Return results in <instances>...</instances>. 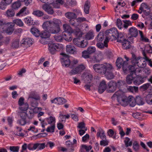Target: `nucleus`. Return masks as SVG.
Here are the masks:
<instances>
[{
	"mask_svg": "<svg viewBox=\"0 0 152 152\" xmlns=\"http://www.w3.org/2000/svg\"><path fill=\"white\" fill-rule=\"evenodd\" d=\"M110 39V37H106L103 42H97L96 44V46L98 48L101 49H103L105 48H107L108 47L107 43L109 42Z\"/></svg>",
	"mask_w": 152,
	"mask_h": 152,
	"instance_id": "nucleus-14",
	"label": "nucleus"
},
{
	"mask_svg": "<svg viewBox=\"0 0 152 152\" xmlns=\"http://www.w3.org/2000/svg\"><path fill=\"white\" fill-rule=\"evenodd\" d=\"M127 89L129 91L133 93H137L138 91V87L135 86H129L128 87Z\"/></svg>",
	"mask_w": 152,
	"mask_h": 152,
	"instance_id": "nucleus-42",
	"label": "nucleus"
},
{
	"mask_svg": "<svg viewBox=\"0 0 152 152\" xmlns=\"http://www.w3.org/2000/svg\"><path fill=\"white\" fill-rule=\"evenodd\" d=\"M61 23V21L56 18L45 22L42 24V27L45 30L40 34L41 37L42 39L48 38L50 37L51 34L59 33L61 31L60 24Z\"/></svg>",
	"mask_w": 152,
	"mask_h": 152,
	"instance_id": "nucleus-1",
	"label": "nucleus"
},
{
	"mask_svg": "<svg viewBox=\"0 0 152 152\" xmlns=\"http://www.w3.org/2000/svg\"><path fill=\"white\" fill-rule=\"evenodd\" d=\"M143 57H138L137 58L133 57L131 59V62L134 64H136L139 67L142 68L145 67L146 65V63L144 61H143Z\"/></svg>",
	"mask_w": 152,
	"mask_h": 152,
	"instance_id": "nucleus-6",
	"label": "nucleus"
},
{
	"mask_svg": "<svg viewBox=\"0 0 152 152\" xmlns=\"http://www.w3.org/2000/svg\"><path fill=\"white\" fill-rule=\"evenodd\" d=\"M65 145L68 149V152H72L74 151L73 145L69 141H66Z\"/></svg>",
	"mask_w": 152,
	"mask_h": 152,
	"instance_id": "nucleus-30",
	"label": "nucleus"
},
{
	"mask_svg": "<svg viewBox=\"0 0 152 152\" xmlns=\"http://www.w3.org/2000/svg\"><path fill=\"white\" fill-rule=\"evenodd\" d=\"M30 31L31 33L35 37H37L39 36V30L36 28L33 27L31 28Z\"/></svg>",
	"mask_w": 152,
	"mask_h": 152,
	"instance_id": "nucleus-36",
	"label": "nucleus"
},
{
	"mask_svg": "<svg viewBox=\"0 0 152 152\" xmlns=\"http://www.w3.org/2000/svg\"><path fill=\"white\" fill-rule=\"evenodd\" d=\"M144 82L143 78L139 76L137 77L135 80L134 81V83L136 85H139Z\"/></svg>",
	"mask_w": 152,
	"mask_h": 152,
	"instance_id": "nucleus-31",
	"label": "nucleus"
},
{
	"mask_svg": "<svg viewBox=\"0 0 152 152\" xmlns=\"http://www.w3.org/2000/svg\"><path fill=\"white\" fill-rule=\"evenodd\" d=\"M90 55L87 50H84L82 52V57L85 58H89Z\"/></svg>",
	"mask_w": 152,
	"mask_h": 152,
	"instance_id": "nucleus-54",
	"label": "nucleus"
},
{
	"mask_svg": "<svg viewBox=\"0 0 152 152\" xmlns=\"http://www.w3.org/2000/svg\"><path fill=\"white\" fill-rule=\"evenodd\" d=\"M77 128L80 129H85V130H87V128L85 126V123L83 122H81L78 123Z\"/></svg>",
	"mask_w": 152,
	"mask_h": 152,
	"instance_id": "nucleus-51",
	"label": "nucleus"
},
{
	"mask_svg": "<svg viewBox=\"0 0 152 152\" xmlns=\"http://www.w3.org/2000/svg\"><path fill=\"white\" fill-rule=\"evenodd\" d=\"M90 7V2L88 1L86 2L84 7V11L86 14L89 13V10Z\"/></svg>",
	"mask_w": 152,
	"mask_h": 152,
	"instance_id": "nucleus-34",
	"label": "nucleus"
},
{
	"mask_svg": "<svg viewBox=\"0 0 152 152\" xmlns=\"http://www.w3.org/2000/svg\"><path fill=\"white\" fill-rule=\"evenodd\" d=\"M135 100L136 103H137L138 105H142L144 104L142 99L140 97H137Z\"/></svg>",
	"mask_w": 152,
	"mask_h": 152,
	"instance_id": "nucleus-58",
	"label": "nucleus"
},
{
	"mask_svg": "<svg viewBox=\"0 0 152 152\" xmlns=\"http://www.w3.org/2000/svg\"><path fill=\"white\" fill-rule=\"evenodd\" d=\"M72 33H74L78 37H81L82 36V32L78 28H76L74 30L72 29Z\"/></svg>",
	"mask_w": 152,
	"mask_h": 152,
	"instance_id": "nucleus-45",
	"label": "nucleus"
},
{
	"mask_svg": "<svg viewBox=\"0 0 152 152\" xmlns=\"http://www.w3.org/2000/svg\"><path fill=\"white\" fill-rule=\"evenodd\" d=\"M116 24L119 29H121L123 28V25L122 24L121 20L119 19H118L117 20Z\"/></svg>",
	"mask_w": 152,
	"mask_h": 152,
	"instance_id": "nucleus-63",
	"label": "nucleus"
},
{
	"mask_svg": "<svg viewBox=\"0 0 152 152\" xmlns=\"http://www.w3.org/2000/svg\"><path fill=\"white\" fill-rule=\"evenodd\" d=\"M70 115L69 114L64 115L60 113L59 117V120L60 122L64 123L65 122L66 119H69L70 118Z\"/></svg>",
	"mask_w": 152,
	"mask_h": 152,
	"instance_id": "nucleus-21",
	"label": "nucleus"
},
{
	"mask_svg": "<svg viewBox=\"0 0 152 152\" xmlns=\"http://www.w3.org/2000/svg\"><path fill=\"white\" fill-rule=\"evenodd\" d=\"M117 41L118 42L121 43L124 42L126 39L123 33H120L117 37Z\"/></svg>",
	"mask_w": 152,
	"mask_h": 152,
	"instance_id": "nucleus-33",
	"label": "nucleus"
},
{
	"mask_svg": "<svg viewBox=\"0 0 152 152\" xmlns=\"http://www.w3.org/2000/svg\"><path fill=\"white\" fill-rule=\"evenodd\" d=\"M93 67L96 72L105 75L107 79H111L114 77L113 73V67L110 64L106 63L103 64H96L94 65Z\"/></svg>",
	"mask_w": 152,
	"mask_h": 152,
	"instance_id": "nucleus-2",
	"label": "nucleus"
},
{
	"mask_svg": "<svg viewBox=\"0 0 152 152\" xmlns=\"http://www.w3.org/2000/svg\"><path fill=\"white\" fill-rule=\"evenodd\" d=\"M128 104L132 107H134L136 104V100L132 96H129L128 97Z\"/></svg>",
	"mask_w": 152,
	"mask_h": 152,
	"instance_id": "nucleus-25",
	"label": "nucleus"
},
{
	"mask_svg": "<svg viewBox=\"0 0 152 152\" xmlns=\"http://www.w3.org/2000/svg\"><path fill=\"white\" fill-rule=\"evenodd\" d=\"M63 28L64 31L63 33H72V29L70 26L67 24H64L63 25Z\"/></svg>",
	"mask_w": 152,
	"mask_h": 152,
	"instance_id": "nucleus-24",
	"label": "nucleus"
},
{
	"mask_svg": "<svg viewBox=\"0 0 152 152\" xmlns=\"http://www.w3.org/2000/svg\"><path fill=\"white\" fill-rule=\"evenodd\" d=\"M107 88V84L105 81L102 80L100 83L98 88V91L99 93L102 94Z\"/></svg>",
	"mask_w": 152,
	"mask_h": 152,
	"instance_id": "nucleus-18",
	"label": "nucleus"
},
{
	"mask_svg": "<svg viewBox=\"0 0 152 152\" xmlns=\"http://www.w3.org/2000/svg\"><path fill=\"white\" fill-rule=\"evenodd\" d=\"M19 40L18 39H14L12 43V47L13 48H17L19 46Z\"/></svg>",
	"mask_w": 152,
	"mask_h": 152,
	"instance_id": "nucleus-39",
	"label": "nucleus"
},
{
	"mask_svg": "<svg viewBox=\"0 0 152 152\" xmlns=\"http://www.w3.org/2000/svg\"><path fill=\"white\" fill-rule=\"evenodd\" d=\"M97 136L98 137H99L102 139H105L106 136L104 131L102 129H99L97 132Z\"/></svg>",
	"mask_w": 152,
	"mask_h": 152,
	"instance_id": "nucleus-29",
	"label": "nucleus"
},
{
	"mask_svg": "<svg viewBox=\"0 0 152 152\" xmlns=\"http://www.w3.org/2000/svg\"><path fill=\"white\" fill-rule=\"evenodd\" d=\"M134 79L132 75H128L126 78V83L129 84H131Z\"/></svg>",
	"mask_w": 152,
	"mask_h": 152,
	"instance_id": "nucleus-41",
	"label": "nucleus"
},
{
	"mask_svg": "<svg viewBox=\"0 0 152 152\" xmlns=\"http://www.w3.org/2000/svg\"><path fill=\"white\" fill-rule=\"evenodd\" d=\"M61 54L63 55L64 57L62 61V65L66 67H68L69 66H70V62L69 58L68 55L64 53H61Z\"/></svg>",
	"mask_w": 152,
	"mask_h": 152,
	"instance_id": "nucleus-11",
	"label": "nucleus"
},
{
	"mask_svg": "<svg viewBox=\"0 0 152 152\" xmlns=\"http://www.w3.org/2000/svg\"><path fill=\"white\" fill-rule=\"evenodd\" d=\"M28 108V104L27 103H25L24 104L19 106V109L20 111H26Z\"/></svg>",
	"mask_w": 152,
	"mask_h": 152,
	"instance_id": "nucleus-38",
	"label": "nucleus"
},
{
	"mask_svg": "<svg viewBox=\"0 0 152 152\" xmlns=\"http://www.w3.org/2000/svg\"><path fill=\"white\" fill-rule=\"evenodd\" d=\"M48 124H52V125L55 124L56 122V119L54 117L50 116L46 118Z\"/></svg>",
	"mask_w": 152,
	"mask_h": 152,
	"instance_id": "nucleus-47",
	"label": "nucleus"
},
{
	"mask_svg": "<svg viewBox=\"0 0 152 152\" xmlns=\"http://www.w3.org/2000/svg\"><path fill=\"white\" fill-rule=\"evenodd\" d=\"M87 50L91 55L95 52L96 48L94 47L90 46L88 47Z\"/></svg>",
	"mask_w": 152,
	"mask_h": 152,
	"instance_id": "nucleus-62",
	"label": "nucleus"
},
{
	"mask_svg": "<svg viewBox=\"0 0 152 152\" xmlns=\"http://www.w3.org/2000/svg\"><path fill=\"white\" fill-rule=\"evenodd\" d=\"M17 123L21 126L25 125L26 123V118H21L18 121Z\"/></svg>",
	"mask_w": 152,
	"mask_h": 152,
	"instance_id": "nucleus-55",
	"label": "nucleus"
},
{
	"mask_svg": "<svg viewBox=\"0 0 152 152\" xmlns=\"http://www.w3.org/2000/svg\"><path fill=\"white\" fill-rule=\"evenodd\" d=\"M142 54L143 56V58L145 60L148 62V65L151 67H152V61L151 59L149 58L146 55L144 51H143Z\"/></svg>",
	"mask_w": 152,
	"mask_h": 152,
	"instance_id": "nucleus-35",
	"label": "nucleus"
},
{
	"mask_svg": "<svg viewBox=\"0 0 152 152\" xmlns=\"http://www.w3.org/2000/svg\"><path fill=\"white\" fill-rule=\"evenodd\" d=\"M143 72L145 75L148 76L151 74V70L149 68L147 67L143 69Z\"/></svg>",
	"mask_w": 152,
	"mask_h": 152,
	"instance_id": "nucleus-64",
	"label": "nucleus"
},
{
	"mask_svg": "<svg viewBox=\"0 0 152 152\" xmlns=\"http://www.w3.org/2000/svg\"><path fill=\"white\" fill-rule=\"evenodd\" d=\"M73 43L77 46L82 48L86 47L87 45V42L84 40H80L79 38L74 39L73 40Z\"/></svg>",
	"mask_w": 152,
	"mask_h": 152,
	"instance_id": "nucleus-10",
	"label": "nucleus"
},
{
	"mask_svg": "<svg viewBox=\"0 0 152 152\" xmlns=\"http://www.w3.org/2000/svg\"><path fill=\"white\" fill-rule=\"evenodd\" d=\"M65 16L66 18L70 19L69 20L70 23L71 24L73 25L74 23L72 22V21L71 20L75 19L77 18L76 15L73 12H68L65 13Z\"/></svg>",
	"mask_w": 152,
	"mask_h": 152,
	"instance_id": "nucleus-19",
	"label": "nucleus"
},
{
	"mask_svg": "<svg viewBox=\"0 0 152 152\" xmlns=\"http://www.w3.org/2000/svg\"><path fill=\"white\" fill-rule=\"evenodd\" d=\"M71 34L68 33H63V39L68 42L71 41L72 38Z\"/></svg>",
	"mask_w": 152,
	"mask_h": 152,
	"instance_id": "nucleus-22",
	"label": "nucleus"
},
{
	"mask_svg": "<svg viewBox=\"0 0 152 152\" xmlns=\"http://www.w3.org/2000/svg\"><path fill=\"white\" fill-rule=\"evenodd\" d=\"M124 142L125 146L126 147L131 146L132 145V141L130 140V139L128 137L125 138Z\"/></svg>",
	"mask_w": 152,
	"mask_h": 152,
	"instance_id": "nucleus-50",
	"label": "nucleus"
},
{
	"mask_svg": "<svg viewBox=\"0 0 152 152\" xmlns=\"http://www.w3.org/2000/svg\"><path fill=\"white\" fill-rule=\"evenodd\" d=\"M123 83V82L122 81H119L117 83L113 81H110L108 84V88L107 90L108 92H114L116 90L117 88L120 87Z\"/></svg>",
	"mask_w": 152,
	"mask_h": 152,
	"instance_id": "nucleus-4",
	"label": "nucleus"
},
{
	"mask_svg": "<svg viewBox=\"0 0 152 152\" xmlns=\"http://www.w3.org/2000/svg\"><path fill=\"white\" fill-rule=\"evenodd\" d=\"M21 4L19 1H16L13 3L12 5V8L13 9H17L20 7Z\"/></svg>",
	"mask_w": 152,
	"mask_h": 152,
	"instance_id": "nucleus-56",
	"label": "nucleus"
},
{
	"mask_svg": "<svg viewBox=\"0 0 152 152\" xmlns=\"http://www.w3.org/2000/svg\"><path fill=\"white\" fill-rule=\"evenodd\" d=\"M127 61L124 62L123 65V70L124 72L126 71L129 72H135V69L134 66L130 65L127 66Z\"/></svg>",
	"mask_w": 152,
	"mask_h": 152,
	"instance_id": "nucleus-13",
	"label": "nucleus"
},
{
	"mask_svg": "<svg viewBox=\"0 0 152 152\" xmlns=\"http://www.w3.org/2000/svg\"><path fill=\"white\" fill-rule=\"evenodd\" d=\"M55 125H52L51 126H48L46 129V131L48 132H54Z\"/></svg>",
	"mask_w": 152,
	"mask_h": 152,
	"instance_id": "nucleus-61",
	"label": "nucleus"
},
{
	"mask_svg": "<svg viewBox=\"0 0 152 152\" xmlns=\"http://www.w3.org/2000/svg\"><path fill=\"white\" fill-rule=\"evenodd\" d=\"M78 63V60L74 58L70 62V68H73L75 67V65Z\"/></svg>",
	"mask_w": 152,
	"mask_h": 152,
	"instance_id": "nucleus-57",
	"label": "nucleus"
},
{
	"mask_svg": "<svg viewBox=\"0 0 152 152\" xmlns=\"http://www.w3.org/2000/svg\"><path fill=\"white\" fill-rule=\"evenodd\" d=\"M94 32L92 30H90L86 33L85 38L88 40H91L94 38Z\"/></svg>",
	"mask_w": 152,
	"mask_h": 152,
	"instance_id": "nucleus-28",
	"label": "nucleus"
},
{
	"mask_svg": "<svg viewBox=\"0 0 152 152\" xmlns=\"http://www.w3.org/2000/svg\"><path fill=\"white\" fill-rule=\"evenodd\" d=\"M18 115L21 118H26L27 115L26 111H20L18 113Z\"/></svg>",
	"mask_w": 152,
	"mask_h": 152,
	"instance_id": "nucleus-53",
	"label": "nucleus"
},
{
	"mask_svg": "<svg viewBox=\"0 0 152 152\" xmlns=\"http://www.w3.org/2000/svg\"><path fill=\"white\" fill-rule=\"evenodd\" d=\"M125 62L123 61V60L121 58H118L116 62V65L118 68H120L122 66H123V65Z\"/></svg>",
	"mask_w": 152,
	"mask_h": 152,
	"instance_id": "nucleus-37",
	"label": "nucleus"
},
{
	"mask_svg": "<svg viewBox=\"0 0 152 152\" xmlns=\"http://www.w3.org/2000/svg\"><path fill=\"white\" fill-rule=\"evenodd\" d=\"M66 50L67 53L70 54H74L76 53V49L75 47L71 44L66 45Z\"/></svg>",
	"mask_w": 152,
	"mask_h": 152,
	"instance_id": "nucleus-15",
	"label": "nucleus"
},
{
	"mask_svg": "<svg viewBox=\"0 0 152 152\" xmlns=\"http://www.w3.org/2000/svg\"><path fill=\"white\" fill-rule=\"evenodd\" d=\"M24 20L25 23L29 26L33 24V20L31 17H27L24 19Z\"/></svg>",
	"mask_w": 152,
	"mask_h": 152,
	"instance_id": "nucleus-32",
	"label": "nucleus"
},
{
	"mask_svg": "<svg viewBox=\"0 0 152 152\" xmlns=\"http://www.w3.org/2000/svg\"><path fill=\"white\" fill-rule=\"evenodd\" d=\"M13 22L14 23L20 27H22L24 25L23 22L20 19H17L13 20Z\"/></svg>",
	"mask_w": 152,
	"mask_h": 152,
	"instance_id": "nucleus-43",
	"label": "nucleus"
},
{
	"mask_svg": "<svg viewBox=\"0 0 152 152\" xmlns=\"http://www.w3.org/2000/svg\"><path fill=\"white\" fill-rule=\"evenodd\" d=\"M131 42L132 43L130 40H129L128 39V40H127L126 39L124 41V42H122V48L124 49H129L130 47V43H131Z\"/></svg>",
	"mask_w": 152,
	"mask_h": 152,
	"instance_id": "nucleus-26",
	"label": "nucleus"
},
{
	"mask_svg": "<svg viewBox=\"0 0 152 152\" xmlns=\"http://www.w3.org/2000/svg\"><path fill=\"white\" fill-rule=\"evenodd\" d=\"M33 14L34 15L38 17L42 16L44 15L43 12L42 11L40 10H36L34 11Z\"/></svg>",
	"mask_w": 152,
	"mask_h": 152,
	"instance_id": "nucleus-59",
	"label": "nucleus"
},
{
	"mask_svg": "<svg viewBox=\"0 0 152 152\" xmlns=\"http://www.w3.org/2000/svg\"><path fill=\"white\" fill-rule=\"evenodd\" d=\"M52 103L56 104H61L66 102V100L63 98H56L51 100Z\"/></svg>",
	"mask_w": 152,
	"mask_h": 152,
	"instance_id": "nucleus-17",
	"label": "nucleus"
},
{
	"mask_svg": "<svg viewBox=\"0 0 152 152\" xmlns=\"http://www.w3.org/2000/svg\"><path fill=\"white\" fill-rule=\"evenodd\" d=\"M106 34L108 35V37L106 38H110V39L112 38L114 39H116L117 37L119 34L118 30L116 28H113L108 30L106 31Z\"/></svg>",
	"mask_w": 152,
	"mask_h": 152,
	"instance_id": "nucleus-7",
	"label": "nucleus"
},
{
	"mask_svg": "<svg viewBox=\"0 0 152 152\" xmlns=\"http://www.w3.org/2000/svg\"><path fill=\"white\" fill-rule=\"evenodd\" d=\"M138 34V30L136 28L133 27L130 28L129 30V34L130 35L128 38L129 39L133 42L134 37H136Z\"/></svg>",
	"mask_w": 152,
	"mask_h": 152,
	"instance_id": "nucleus-9",
	"label": "nucleus"
},
{
	"mask_svg": "<svg viewBox=\"0 0 152 152\" xmlns=\"http://www.w3.org/2000/svg\"><path fill=\"white\" fill-rule=\"evenodd\" d=\"M111 98L114 99L116 98L118 102L124 106H126L128 104V97L125 96L123 92L121 90L115 92Z\"/></svg>",
	"mask_w": 152,
	"mask_h": 152,
	"instance_id": "nucleus-3",
	"label": "nucleus"
},
{
	"mask_svg": "<svg viewBox=\"0 0 152 152\" xmlns=\"http://www.w3.org/2000/svg\"><path fill=\"white\" fill-rule=\"evenodd\" d=\"M140 7L143 10V12L146 15H148L149 14V12L148 11H146L147 10H149V8L145 3H142L141 4Z\"/></svg>",
	"mask_w": 152,
	"mask_h": 152,
	"instance_id": "nucleus-23",
	"label": "nucleus"
},
{
	"mask_svg": "<svg viewBox=\"0 0 152 152\" xmlns=\"http://www.w3.org/2000/svg\"><path fill=\"white\" fill-rule=\"evenodd\" d=\"M33 42V41L31 38H27L25 39L23 43L25 45H28L29 46L32 45Z\"/></svg>",
	"mask_w": 152,
	"mask_h": 152,
	"instance_id": "nucleus-48",
	"label": "nucleus"
},
{
	"mask_svg": "<svg viewBox=\"0 0 152 152\" xmlns=\"http://www.w3.org/2000/svg\"><path fill=\"white\" fill-rule=\"evenodd\" d=\"M15 15V12L12 9L8 10H7L6 15L8 17H12Z\"/></svg>",
	"mask_w": 152,
	"mask_h": 152,
	"instance_id": "nucleus-52",
	"label": "nucleus"
},
{
	"mask_svg": "<svg viewBox=\"0 0 152 152\" xmlns=\"http://www.w3.org/2000/svg\"><path fill=\"white\" fill-rule=\"evenodd\" d=\"M72 68V70L69 73L70 75L79 74L80 73L77 66L75 68Z\"/></svg>",
	"mask_w": 152,
	"mask_h": 152,
	"instance_id": "nucleus-44",
	"label": "nucleus"
},
{
	"mask_svg": "<svg viewBox=\"0 0 152 152\" xmlns=\"http://www.w3.org/2000/svg\"><path fill=\"white\" fill-rule=\"evenodd\" d=\"M48 47V50L50 52L51 54H53L57 50H62L64 48V46L62 44L49 43Z\"/></svg>",
	"mask_w": 152,
	"mask_h": 152,
	"instance_id": "nucleus-5",
	"label": "nucleus"
},
{
	"mask_svg": "<svg viewBox=\"0 0 152 152\" xmlns=\"http://www.w3.org/2000/svg\"><path fill=\"white\" fill-rule=\"evenodd\" d=\"M92 148V147L91 145L87 146L86 145H82L81 148L80 149V152H84L83 150L85 149L86 151H89Z\"/></svg>",
	"mask_w": 152,
	"mask_h": 152,
	"instance_id": "nucleus-40",
	"label": "nucleus"
},
{
	"mask_svg": "<svg viewBox=\"0 0 152 152\" xmlns=\"http://www.w3.org/2000/svg\"><path fill=\"white\" fill-rule=\"evenodd\" d=\"M146 101L149 105H152V94H148L146 97Z\"/></svg>",
	"mask_w": 152,
	"mask_h": 152,
	"instance_id": "nucleus-46",
	"label": "nucleus"
},
{
	"mask_svg": "<svg viewBox=\"0 0 152 152\" xmlns=\"http://www.w3.org/2000/svg\"><path fill=\"white\" fill-rule=\"evenodd\" d=\"M28 10H27V8L26 7H24L16 14V15L19 16L21 15L22 16L23 14L27 15L28 14Z\"/></svg>",
	"mask_w": 152,
	"mask_h": 152,
	"instance_id": "nucleus-27",
	"label": "nucleus"
},
{
	"mask_svg": "<svg viewBox=\"0 0 152 152\" xmlns=\"http://www.w3.org/2000/svg\"><path fill=\"white\" fill-rule=\"evenodd\" d=\"M82 77L86 84L91 83L93 79V76L90 71L84 72L82 75Z\"/></svg>",
	"mask_w": 152,
	"mask_h": 152,
	"instance_id": "nucleus-8",
	"label": "nucleus"
},
{
	"mask_svg": "<svg viewBox=\"0 0 152 152\" xmlns=\"http://www.w3.org/2000/svg\"><path fill=\"white\" fill-rule=\"evenodd\" d=\"M32 99L37 101L39 100L40 97L37 93L34 91H32L30 92L29 94L28 99Z\"/></svg>",
	"mask_w": 152,
	"mask_h": 152,
	"instance_id": "nucleus-20",
	"label": "nucleus"
},
{
	"mask_svg": "<svg viewBox=\"0 0 152 152\" xmlns=\"http://www.w3.org/2000/svg\"><path fill=\"white\" fill-rule=\"evenodd\" d=\"M51 4V3H50L49 4H44L42 5V9L48 14L50 15L53 14L54 12L53 8L50 6Z\"/></svg>",
	"mask_w": 152,
	"mask_h": 152,
	"instance_id": "nucleus-12",
	"label": "nucleus"
},
{
	"mask_svg": "<svg viewBox=\"0 0 152 152\" xmlns=\"http://www.w3.org/2000/svg\"><path fill=\"white\" fill-rule=\"evenodd\" d=\"M102 54L99 53L95 55L94 61L96 62H98L101 60L102 59Z\"/></svg>",
	"mask_w": 152,
	"mask_h": 152,
	"instance_id": "nucleus-49",
	"label": "nucleus"
},
{
	"mask_svg": "<svg viewBox=\"0 0 152 152\" xmlns=\"http://www.w3.org/2000/svg\"><path fill=\"white\" fill-rule=\"evenodd\" d=\"M36 149L41 150L44 149L45 147V144L42 143H36Z\"/></svg>",
	"mask_w": 152,
	"mask_h": 152,
	"instance_id": "nucleus-60",
	"label": "nucleus"
},
{
	"mask_svg": "<svg viewBox=\"0 0 152 152\" xmlns=\"http://www.w3.org/2000/svg\"><path fill=\"white\" fill-rule=\"evenodd\" d=\"M6 29H3V31L7 34H11L14 31L13 26L10 23H8L4 27Z\"/></svg>",
	"mask_w": 152,
	"mask_h": 152,
	"instance_id": "nucleus-16",
	"label": "nucleus"
}]
</instances>
